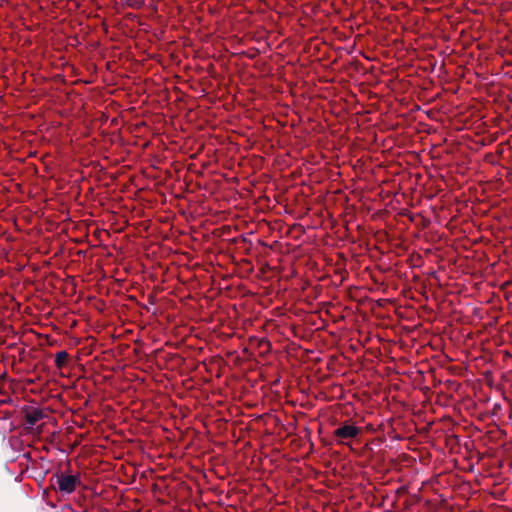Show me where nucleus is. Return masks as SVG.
Here are the masks:
<instances>
[{"label": "nucleus", "instance_id": "obj_2", "mask_svg": "<svg viewBox=\"0 0 512 512\" xmlns=\"http://www.w3.org/2000/svg\"><path fill=\"white\" fill-rule=\"evenodd\" d=\"M435 490V481L430 479L422 481V486L418 489V506L422 504L426 512H433L439 505V495Z\"/></svg>", "mask_w": 512, "mask_h": 512}, {"label": "nucleus", "instance_id": "obj_4", "mask_svg": "<svg viewBox=\"0 0 512 512\" xmlns=\"http://www.w3.org/2000/svg\"><path fill=\"white\" fill-rule=\"evenodd\" d=\"M360 433V429L353 425H343L334 431V436L337 439H350L356 438Z\"/></svg>", "mask_w": 512, "mask_h": 512}, {"label": "nucleus", "instance_id": "obj_22", "mask_svg": "<svg viewBox=\"0 0 512 512\" xmlns=\"http://www.w3.org/2000/svg\"><path fill=\"white\" fill-rule=\"evenodd\" d=\"M417 238H418V240L421 238V235L419 232H418Z\"/></svg>", "mask_w": 512, "mask_h": 512}, {"label": "nucleus", "instance_id": "obj_21", "mask_svg": "<svg viewBox=\"0 0 512 512\" xmlns=\"http://www.w3.org/2000/svg\"><path fill=\"white\" fill-rule=\"evenodd\" d=\"M421 297H423V298L427 299V297H426V295H425L424 293H423V294H421Z\"/></svg>", "mask_w": 512, "mask_h": 512}, {"label": "nucleus", "instance_id": "obj_14", "mask_svg": "<svg viewBox=\"0 0 512 512\" xmlns=\"http://www.w3.org/2000/svg\"><path fill=\"white\" fill-rule=\"evenodd\" d=\"M434 45V42L433 40L429 39V42L427 44H425V46L428 48V49H431Z\"/></svg>", "mask_w": 512, "mask_h": 512}, {"label": "nucleus", "instance_id": "obj_8", "mask_svg": "<svg viewBox=\"0 0 512 512\" xmlns=\"http://www.w3.org/2000/svg\"><path fill=\"white\" fill-rule=\"evenodd\" d=\"M69 359V354L67 351L62 350L55 354V365L58 369L63 368Z\"/></svg>", "mask_w": 512, "mask_h": 512}, {"label": "nucleus", "instance_id": "obj_16", "mask_svg": "<svg viewBox=\"0 0 512 512\" xmlns=\"http://www.w3.org/2000/svg\"><path fill=\"white\" fill-rule=\"evenodd\" d=\"M408 217H409V220H410L411 222H413V221H414V214H413V213L409 212V213H408Z\"/></svg>", "mask_w": 512, "mask_h": 512}, {"label": "nucleus", "instance_id": "obj_13", "mask_svg": "<svg viewBox=\"0 0 512 512\" xmlns=\"http://www.w3.org/2000/svg\"><path fill=\"white\" fill-rule=\"evenodd\" d=\"M417 303H418V318H420L421 317L420 309H422L424 312H427V308H426V306H421V298L419 296H418Z\"/></svg>", "mask_w": 512, "mask_h": 512}, {"label": "nucleus", "instance_id": "obj_1", "mask_svg": "<svg viewBox=\"0 0 512 512\" xmlns=\"http://www.w3.org/2000/svg\"><path fill=\"white\" fill-rule=\"evenodd\" d=\"M433 424V420H422L420 412L418 411V459L423 464L428 463L431 457L429 446L432 445V437L429 431Z\"/></svg>", "mask_w": 512, "mask_h": 512}, {"label": "nucleus", "instance_id": "obj_20", "mask_svg": "<svg viewBox=\"0 0 512 512\" xmlns=\"http://www.w3.org/2000/svg\"><path fill=\"white\" fill-rule=\"evenodd\" d=\"M417 178H418V181H419V180H420V178H421V175H420V173H419V172H418Z\"/></svg>", "mask_w": 512, "mask_h": 512}, {"label": "nucleus", "instance_id": "obj_10", "mask_svg": "<svg viewBox=\"0 0 512 512\" xmlns=\"http://www.w3.org/2000/svg\"><path fill=\"white\" fill-rule=\"evenodd\" d=\"M417 111H418V134L421 133L422 131L428 133L429 131L427 129V125L422 123L420 113H423L425 116L429 117L430 111H426V110L422 111L419 105H418Z\"/></svg>", "mask_w": 512, "mask_h": 512}, {"label": "nucleus", "instance_id": "obj_5", "mask_svg": "<svg viewBox=\"0 0 512 512\" xmlns=\"http://www.w3.org/2000/svg\"><path fill=\"white\" fill-rule=\"evenodd\" d=\"M437 60L432 55H426L421 57L418 53V70H423L424 72L433 71L436 66Z\"/></svg>", "mask_w": 512, "mask_h": 512}, {"label": "nucleus", "instance_id": "obj_19", "mask_svg": "<svg viewBox=\"0 0 512 512\" xmlns=\"http://www.w3.org/2000/svg\"><path fill=\"white\" fill-rule=\"evenodd\" d=\"M428 343V340H423V342H421V346H425L426 344Z\"/></svg>", "mask_w": 512, "mask_h": 512}, {"label": "nucleus", "instance_id": "obj_6", "mask_svg": "<svg viewBox=\"0 0 512 512\" xmlns=\"http://www.w3.org/2000/svg\"><path fill=\"white\" fill-rule=\"evenodd\" d=\"M44 414L40 409H33L32 411L26 413L25 419L26 422L30 425H35L39 420L43 418Z\"/></svg>", "mask_w": 512, "mask_h": 512}, {"label": "nucleus", "instance_id": "obj_3", "mask_svg": "<svg viewBox=\"0 0 512 512\" xmlns=\"http://www.w3.org/2000/svg\"><path fill=\"white\" fill-rule=\"evenodd\" d=\"M50 481L51 486L59 491L61 495H69L73 493L77 486L81 484L79 474L71 475L63 472L56 473Z\"/></svg>", "mask_w": 512, "mask_h": 512}, {"label": "nucleus", "instance_id": "obj_11", "mask_svg": "<svg viewBox=\"0 0 512 512\" xmlns=\"http://www.w3.org/2000/svg\"><path fill=\"white\" fill-rule=\"evenodd\" d=\"M125 5L133 9H140L144 6V0H122Z\"/></svg>", "mask_w": 512, "mask_h": 512}, {"label": "nucleus", "instance_id": "obj_12", "mask_svg": "<svg viewBox=\"0 0 512 512\" xmlns=\"http://www.w3.org/2000/svg\"><path fill=\"white\" fill-rule=\"evenodd\" d=\"M417 217H418V227L420 226V224L423 227H426L428 225L429 221L424 216H422L420 213L417 214Z\"/></svg>", "mask_w": 512, "mask_h": 512}, {"label": "nucleus", "instance_id": "obj_17", "mask_svg": "<svg viewBox=\"0 0 512 512\" xmlns=\"http://www.w3.org/2000/svg\"><path fill=\"white\" fill-rule=\"evenodd\" d=\"M417 327H418V338H419L420 337V333H421L420 324L419 323L417 324ZM418 344H420L419 340H418Z\"/></svg>", "mask_w": 512, "mask_h": 512}, {"label": "nucleus", "instance_id": "obj_9", "mask_svg": "<svg viewBox=\"0 0 512 512\" xmlns=\"http://www.w3.org/2000/svg\"><path fill=\"white\" fill-rule=\"evenodd\" d=\"M431 83H432L431 81H427L426 79L423 81V84H420V83L418 82V90H420V89H421V90H423V91H427V90H428V86H429ZM436 95H437V94H434V95H433V96H431L430 98H427V97L422 98V97H421V92H420V91H418L417 99H418V101H422V100H423V101H425V102H428V101H430L431 99L435 98V96H436Z\"/></svg>", "mask_w": 512, "mask_h": 512}, {"label": "nucleus", "instance_id": "obj_7", "mask_svg": "<svg viewBox=\"0 0 512 512\" xmlns=\"http://www.w3.org/2000/svg\"><path fill=\"white\" fill-rule=\"evenodd\" d=\"M417 375H418V390H420L424 395V399L422 400V405L424 408H426L427 404L430 402V397H429L430 389L427 386H424V387L420 386V381H421V378L423 377V372L421 370H418Z\"/></svg>", "mask_w": 512, "mask_h": 512}, {"label": "nucleus", "instance_id": "obj_15", "mask_svg": "<svg viewBox=\"0 0 512 512\" xmlns=\"http://www.w3.org/2000/svg\"><path fill=\"white\" fill-rule=\"evenodd\" d=\"M262 344H265V345H267V346H270V342H269L268 340H266V339H262V340H261L260 345H262Z\"/></svg>", "mask_w": 512, "mask_h": 512}, {"label": "nucleus", "instance_id": "obj_18", "mask_svg": "<svg viewBox=\"0 0 512 512\" xmlns=\"http://www.w3.org/2000/svg\"><path fill=\"white\" fill-rule=\"evenodd\" d=\"M417 35H418V41L420 40V37H424V35H423V34H421V32H420V29H419V28H418Z\"/></svg>", "mask_w": 512, "mask_h": 512}]
</instances>
